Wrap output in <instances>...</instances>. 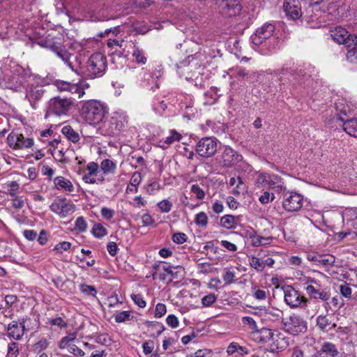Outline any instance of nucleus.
<instances>
[{
  "label": "nucleus",
  "instance_id": "b1692460",
  "mask_svg": "<svg viewBox=\"0 0 357 357\" xmlns=\"http://www.w3.org/2000/svg\"><path fill=\"white\" fill-rule=\"evenodd\" d=\"M316 324L319 329L323 332H328L337 326L331 314L319 315L316 319Z\"/></svg>",
  "mask_w": 357,
  "mask_h": 357
},
{
  "label": "nucleus",
  "instance_id": "e433bc0d",
  "mask_svg": "<svg viewBox=\"0 0 357 357\" xmlns=\"http://www.w3.org/2000/svg\"><path fill=\"white\" fill-rule=\"evenodd\" d=\"M116 168V163L109 159H105L100 163V169L104 174H114Z\"/></svg>",
  "mask_w": 357,
  "mask_h": 357
},
{
  "label": "nucleus",
  "instance_id": "e2e57ef3",
  "mask_svg": "<svg viewBox=\"0 0 357 357\" xmlns=\"http://www.w3.org/2000/svg\"><path fill=\"white\" fill-rule=\"evenodd\" d=\"M235 278V273L229 269H225V273L222 275V279L227 284H231L234 282Z\"/></svg>",
  "mask_w": 357,
  "mask_h": 357
},
{
  "label": "nucleus",
  "instance_id": "8fccbe9b",
  "mask_svg": "<svg viewBox=\"0 0 357 357\" xmlns=\"http://www.w3.org/2000/svg\"><path fill=\"white\" fill-rule=\"evenodd\" d=\"M275 198L273 192L271 193L268 190H264L259 197V201L262 204H267L272 202Z\"/></svg>",
  "mask_w": 357,
  "mask_h": 357
},
{
  "label": "nucleus",
  "instance_id": "9b49d317",
  "mask_svg": "<svg viewBox=\"0 0 357 357\" xmlns=\"http://www.w3.org/2000/svg\"><path fill=\"white\" fill-rule=\"evenodd\" d=\"M218 140L215 137H206L202 138L197 144L195 151L203 158L213 156L217 151Z\"/></svg>",
  "mask_w": 357,
  "mask_h": 357
},
{
  "label": "nucleus",
  "instance_id": "5701e85b",
  "mask_svg": "<svg viewBox=\"0 0 357 357\" xmlns=\"http://www.w3.org/2000/svg\"><path fill=\"white\" fill-rule=\"evenodd\" d=\"M331 35L334 41L339 44H344L346 47L354 38V36L349 34L346 29L341 26L332 30Z\"/></svg>",
  "mask_w": 357,
  "mask_h": 357
},
{
  "label": "nucleus",
  "instance_id": "338daca9",
  "mask_svg": "<svg viewBox=\"0 0 357 357\" xmlns=\"http://www.w3.org/2000/svg\"><path fill=\"white\" fill-rule=\"evenodd\" d=\"M188 239L187 235L182 232H177L173 234L172 241L177 244H183Z\"/></svg>",
  "mask_w": 357,
  "mask_h": 357
},
{
  "label": "nucleus",
  "instance_id": "f8f14e48",
  "mask_svg": "<svg viewBox=\"0 0 357 357\" xmlns=\"http://www.w3.org/2000/svg\"><path fill=\"white\" fill-rule=\"evenodd\" d=\"M51 211L64 218L75 211V205L64 197H57L50 206Z\"/></svg>",
  "mask_w": 357,
  "mask_h": 357
},
{
  "label": "nucleus",
  "instance_id": "ea45409f",
  "mask_svg": "<svg viewBox=\"0 0 357 357\" xmlns=\"http://www.w3.org/2000/svg\"><path fill=\"white\" fill-rule=\"evenodd\" d=\"M227 352L229 355H232L235 352H237L241 355H244L248 354V350L246 347L240 346L236 342H231L228 346L227 349Z\"/></svg>",
  "mask_w": 357,
  "mask_h": 357
},
{
  "label": "nucleus",
  "instance_id": "6ab92c4d",
  "mask_svg": "<svg viewBox=\"0 0 357 357\" xmlns=\"http://www.w3.org/2000/svg\"><path fill=\"white\" fill-rule=\"evenodd\" d=\"M86 169L88 173L84 174L82 180L86 183L93 184L99 182H103L105 178L102 175L100 174V171L98 169V165L94 162H89L87 165Z\"/></svg>",
  "mask_w": 357,
  "mask_h": 357
},
{
  "label": "nucleus",
  "instance_id": "de8ad7c7",
  "mask_svg": "<svg viewBox=\"0 0 357 357\" xmlns=\"http://www.w3.org/2000/svg\"><path fill=\"white\" fill-rule=\"evenodd\" d=\"M91 233L98 238H101L107 235V229L100 223H95L92 227Z\"/></svg>",
  "mask_w": 357,
  "mask_h": 357
},
{
  "label": "nucleus",
  "instance_id": "bb28decb",
  "mask_svg": "<svg viewBox=\"0 0 357 357\" xmlns=\"http://www.w3.org/2000/svg\"><path fill=\"white\" fill-rule=\"evenodd\" d=\"M70 88L68 92L77 94V97L81 98L85 94V89L89 88V84L85 80H82L77 84L71 83Z\"/></svg>",
  "mask_w": 357,
  "mask_h": 357
},
{
  "label": "nucleus",
  "instance_id": "412c9836",
  "mask_svg": "<svg viewBox=\"0 0 357 357\" xmlns=\"http://www.w3.org/2000/svg\"><path fill=\"white\" fill-rule=\"evenodd\" d=\"M283 10L286 15L293 20L300 18L302 15L298 0H284Z\"/></svg>",
  "mask_w": 357,
  "mask_h": 357
},
{
  "label": "nucleus",
  "instance_id": "49530a36",
  "mask_svg": "<svg viewBox=\"0 0 357 357\" xmlns=\"http://www.w3.org/2000/svg\"><path fill=\"white\" fill-rule=\"evenodd\" d=\"M128 74L131 77L133 81L137 82L143 79L142 75L145 74L144 68H129Z\"/></svg>",
  "mask_w": 357,
  "mask_h": 357
},
{
  "label": "nucleus",
  "instance_id": "9d476101",
  "mask_svg": "<svg viewBox=\"0 0 357 357\" xmlns=\"http://www.w3.org/2000/svg\"><path fill=\"white\" fill-rule=\"evenodd\" d=\"M284 301L291 308H302L305 307L308 303L307 299L291 286H287L284 289Z\"/></svg>",
  "mask_w": 357,
  "mask_h": 357
},
{
  "label": "nucleus",
  "instance_id": "7c9ffc66",
  "mask_svg": "<svg viewBox=\"0 0 357 357\" xmlns=\"http://www.w3.org/2000/svg\"><path fill=\"white\" fill-rule=\"evenodd\" d=\"M325 357H335L338 354V351L335 346L330 342L323 344L320 351H319Z\"/></svg>",
  "mask_w": 357,
  "mask_h": 357
},
{
  "label": "nucleus",
  "instance_id": "f257e3e1",
  "mask_svg": "<svg viewBox=\"0 0 357 357\" xmlns=\"http://www.w3.org/2000/svg\"><path fill=\"white\" fill-rule=\"evenodd\" d=\"M107 66L106 57L102 53L96 52L89 58L84 67L78 68V74L88 79L100 77L105 74Z\"/></svg>",
  "mask_w": 357,
  "mask_h": 357
},
{
  "label": "nucleus",
  "instance_id": "20e7f679",
  "mask_svg": "<svg viewBox=\"0 0 357 357\" xmlns=\"http://www.w3.org/2000/svg\"><path fill=\"white\" fill-rule=\"evenodd\" d=\"M255 185L259 188L271 190L278 193L285 190L282 178L276 174L268 173H259L257 174L255 179Z\"/></svg>",
  "mask_w": 357,
  "mask_h": 357
},
{
  "label": "nucleus",
  "instance_id": "cd10ccee",
  "mask_svg": "<svg viewBox=\"0 0 357 357\" xmlns=\"http://www.w3.org/2000/svg\"><path fill=\"white\" fill-rule=\"evenodd\" d=\"M181 135L178 133L175 130H172L170 131V135L167 137L164 140H160L158 142V146L165 149L170 144L175 142H178L181 139Z\"/></svg>",
  "mask_w": 357,
  "mask_h": 357
},
{
  "label": "nucleus",
  "instance_id": "680f3d73",
  "mask_svg": "<svg viewBox=\"0 0 357 357\" xmlns=\"http://www.w3.org/2000/svg\"><path fill=\"white\" fill-rule=\"evenodd\" d=\"M158 206L162 213H169L172 208V204L167 199H163L158 204Z\"/></svg>",
  "mask_w": 357,
  "mask_h": 357
},
{
  "label": "nucleus",
  "instance_id": "f3484780",
  "mask_svg": "<svg viewBox=\"0 0 357 357\" xmlns=\"http://www.w3.org/2000/svg\"><path fill=\"white\" fill-rule=\"evenodd\" d=\"M259 332L264 342H272L277 349L282 348L286 343L283 335L278 331L264 328Z\"/></svg>",
  "mask_w": 357,
  "mask_h": 357
},
{
  "label": "nucleus",
  "instance_id": "13d9d810",
  "mask_svg": "<svg viewBox=\"0 0 357 357\" xmlns=\"http://www.w3.org/2000/svg\"><path fill=\"white\" fill-rule=\"evenodd\" d=\"M18 354V344L15 342L9 343L8 346L7 357H17Z\"/></svg>",
  "mask_w": 357,
  "mask_h": 357
},
{
  "label": "nucleus",
  "instance_id": "864d4df0",
  "mask_svg": "<svg viewBox=\"0 0 357 357\" xmlns=\"http://www.w3.org/2000/svg\"><path fill=\"white\" fill-rule=\"evenodd\" d=\"M340 293L341 295L347 298L351 297L352 290L348 283H344L338 286Z\"/></svg>",
  "mask_w": 357,
  "mask_h": 357
},
{
  "label": "nucleus",
  "instance_id": "c756f323",
  "mask_svg": "<svg viewBox=\"0 0 357 357\" xmlns=\"http://www.w3.org/2000/svg\"><path fill=\"white\" fill-rule=\"evenodd\" d=\"M343 129L350 136L357 137V119H352L344 121Z\"/></svg>",
  "mask_w": 357,
  "mask_h": 357
},
{
  "label": "nucleus",
  "instance_id": "4468645a",
  "mask_svg": "<svg viewBox=\"0 0 357 357\" xmlns=\"http://www.w3.org/2000/svg\"><path fill=\"white\" fill-rule=\"evenodd\" d=\"M219 13L224 17H232L238 15L242 6L238 0H216Z\"/></svg>",
  "mask_w": 357,
  "mask_h": 357
},
{
  "label": "nucleus",
  "instance_id": "4d7b16f0",
  "mask_svg": "<svg viewBox=\"0 0 357 357\" xmlns=\"http://www.w3.org/2000/svg\"><path fill=\"white\" fill-rule=\"evenodd\" d=\"M79 289L83 294L87 296H96L97 294L96 289L91 285L81 284Z\"/></svg>",
  "mask_w": 357,
  "mask_h": 357
},
{
  "label": "nucleus",
  "instance_id": "79ce46f5",
  "mask_svg": "<svg viewBox=\"0 0 357 357\" xmlns=\"http://www.w3.org/2000/svg\"><path fill=\"white\" fill-rule=\"evenodd\" d=\"M248 261L250 267L257 272H262L265 269L262 264L261 257L258 254L257 256L250 257Z\"/></svg>",
  "mask_w": 357,
  "mask_h": 357
},
{
  "label": "nucleus",
  "instance_id": "dca6fc26",
  "mask_svg": "<svg viewBox=\"0 0 357 357\" xmlns=\"http://www.w3.org/2000/svg\"><path fill=\"white\" fill-rule=\"evenodd\" d=\"M303 197L296 192H286L282 202L283 208L287 211H297L303 206Z\"/></svg>",
  "mask_w": 357,
  "mask_h": 357
},
{
  "label": "nucleus",
  "instance_id": "393cba45",
  "mask_svg": "<svg viewBox=\"0 0 357 357\" xmlns=\"http://www.w3.org/2000/svg\"><path fill=\"white\" fill-rule=\"evenodd\" d=\"M45 90L40 86H31L26 93V98L29 101L31 107L36 108V102L41 99L44 94Z\"/></svg>",
  "mask_w": 357,
  "mask_h": 357
},
{
  "label": "nucleus",
  "instance_id": "2eb2a0df",
  "mask_svg": "<svg viewBox=\"0 0 357 357\" xmlns=\"http://www.w3.org/2000/svg\"><path fill=\"white\" fill-rule=\"evenodd\" d=\"M275 31V26L271 23H265L259 27L255 33L251 36V41L253 45L259 46L266 40H268Z\"/></svg>",
  "mask_w": 357,
  "mask_h": 357
},
{
  "label": "nucleus",
  "instance_id": "37998d69",
  "mask_svg": "<svg viewBox=\"0 0 357 357\" xmlns=\"http://www.w3.org/2000/svg\"><path fill=\"white\" fill-rule=\"evenodd\" d=\"M318 257L319 259L317 266H332L335 262V257L331 255H320Z\"/></svg>",
  "mask_w": 357,
  "mask_h": 357
},
{
  "label": "nucleus",
  "instance_id": "f704fd0d",
  "mask_svg": "<svg viewBox=\"0 0 357 357\" xmlns=\"http://www.w3.org/2000/svg\"><path fill=\"white\" fill-rule=\"evenodd\" d=\"M238 218L231 215H225L220 218V225L226 229L236 228Z\"/></svg>",
  "mask_w": 357,
  "mask_h": 357
},
{
  "label": "nucleus",
  "instance_id": "c03bdc74",
  "mask_svg": "<svg viewBox=\"0 0 357 357\" xmlns=\"http://www.w3.org/2000/svg\"><path fill=\"white\" fill-rule=\"evenodd\" d=\"M47 325L58 326L60 328H66L67 322L61 317H56L54 318H47L45 320Z\"/></svg>",
  "mask_w": 357,
  "mask_h": 357
},
{
  "label": "nucleus",
  "instance_id": "603ef678",
  "mask_svg": "<svg viewBox=\"0 0 357 357\" xmlns=\"http://www.w3.org/2000/svg\"><path fill=\"white\" fill-rule=\"evenodd\" d=\"M70 82L60 79H56L53 83L57 90L60 92L68 91L69 89H70Z\"/></svg>",
  "mask_w": 357,
  "mask_h": 357
},
{
  "label": "nucleus",
  "instance_id": "6e6d98bb",
  "mask_svg": "<svg viewBox=\"0 0 357 357\" xmlns=\"http://www.w3.org/2000/svg\"><path fill=\"white\" fill-rule=\"evenodd\" d=\"M258 255L259 257H261V260L264 268H266V266L270 268H272L273 266V264H275V260L273 258L270 257L267 255L263 254L262 251L259 252Z\"/></svg>",
  "mask_w": 357,
  "mask_h": 357
},
{
  "label": "nucleus",
  "instance_id": "6e6552de",
  "mask_svg": "<svg viewBox=\"0 0 357 357\" xmlns=\"http://www.w3.org/2000/svg\"><path fill=\"white\" fill-rule=\"evenodd\" d=\"M126 124V116L122 113L114 112L109 120L105 123V128L108 135L116 136L123 130Z\"/></svg>",
  "mask_w": 357,
  "mask_h": 357
},
{
  "label": "nucleus",
  "instance_id": "09e8293b",
  "mask_svg": "<svg viewBox=\"0 0 357 357\" xmlns=\"http://www.w3.org/2000/svg\"><path fill=\"white\" fill-rule=\"evenodd\" d=\"M88 225L86 219L83 216L78 217L75 222V229L81 233H84L87 230Z\"/></svg>",
  "mask_w": 357,
  "mask_h": 357
},
{
  "label": "nucleus",
  "instance_id": "a18cd8bd",
  "mask_svg": "<svg viewBox=\"0 0 357 357\" xmlns=\"http://www.w3.org/2000/svg\"><path fill=\"white\" fill-rule=\"evenodd\" d=\"M133 318L131 311L117 312L114 315V319L116 323H122L131 320Z\"/></svg>",
  "mask_w": 357,
  "mask_h": 357
},
{
  "label": "nucleus",
  "instance_id": "2f4dec72",
  "mask_svg": "<svg viewBox=\"0 0 357 357\" xmlns=\"http://www.w3.org/2000/svg\"><path fill=\"white\" fill-rule=\"evenodd\" d=\"M38 44L44 48L49 49L52 52L59 44L54 41L51 34H48L45 38H41L38 40Z\"/></svg>",
  "mask_w": 357,
  "mask_h": 357
},
{
  "label": "nucleus",
  "instance_id": "4c0bfd02",
  "mask_svg": "<svg viewBox=\"0 0 357 357\" xmlns=\"http://www.w3.org/2000/svg\"><path fill=\"white\" fill-rule=\"evenodd\" d=\"M77 334L75 333H70L69 335L63 337L60 340L58 346L61 349H70V346H72L73 342L76 339Z\"/></svg>",
  "mask_w": 357,
  "mask_h": 357
},
{
  "label": "nucleus",
  "instance_id": "4be33fe9",
  "mask_svg": "<svg viewBox=\"0 0 357 357\" xmlns=\"http://www.w3.org/2000/svg\"><path fill=\"white\" fill-rule=\"evenodd\" d=\"M70 69L76 73H79L78 68H75L71 61L73 55L65 49L61 44H59L52 51Z\"/></svg>",
  "mask_w": 357,
  "mask_h": 357
},
{
  "label": "nucleus",
  "instance_id": "bf43d9fd",
  "mask_svg": "<svg viewBox=\"0 0 357 357\" xmlns=\"http://www.w3.org/2000/svg\"><path fill=\"white\" fill-rule=\"evenodd\" d=\"M217 296L211 293L202 298V303L204 307H209L215 302Z\"/></svg>",
  "mask_w": 357,
  "mask_h": 357
},
{
  "label": "nucleus",
  "instance_id": "58836bf2",
  "mask_svg": "<svg viewBox=\"0 0 357 357\" xmlns=\"http://www.w3.org/2000/svg\"><path fill=\"white\" fill-rule=\"evenodd\" d=\"M132 56L135 59V61L138 64H145L146 62V57L145 56L144 52L139 49L136 45L133 46V51L132 52Z\"/></svg>",
  "mask_w": 357,
  "mask_h": 357
},
{
  "label": "nucleus",
  "instance_id": "052dcab7",
  "mask_svg": "<svg viewBox=\"0 0 357 357\" xmlns=\"http://www.w3.org/2000/svg\"><path fill=\"white\" fill-rule=\"evenodd\" d=\"M191 192L196 195L197 199H203L205 197V192L197 184H193L190 187Z\"/></svg>",
  "mask_w": 357,
  "mask_h": 357
},
{
  "label": "nucleus",
  "instance_id": "1a4fd4ad",
  "mask_svg": "<svg viewBox=\"0 0 357 357\" xmlns=\"http://www.w3.org/2000/svg\"><path fill=\"white\" fill-rule=\"evenodd\" d=\"M7 143L13 150H22L31 148L34 144L32 137H25L17 132H11L7 137Z\"/></svg>",
  "mask_w": 357,
  "mask_h": 357
},
{
  "label": "nucleus",
  "instance_id": "5fc2aeb1",
  "mask_svg": "<svg viewBox=\"0 0 357 357\" xmlns=\"http://www.w3.org/2000/svg\"><path fill=\"white\" fill-rule=\"evenodd\" d=\"M242 323L245 326H247L248 329L255 331H257V325L256 321L250 317H242Z\"/></svg>",
  "mask_w": 357,
  "mask_h": 357
},
{
  "label": "nucleus",
  "instance_id": "423d86ee",
  "mask_svg": "<svg viewBox=\"0 0 357 357\" xmlns=\"http://www.w3.org/2000/svg\"><path fill=\"white\" fill-rule=\"evenodd\" d=\"M283 330L292 335H298L307 331V324L300 315L292 314L289 317L282 319Z\"/></svg>",
  "mask_w": 357,
  "mask_h": 357
},
{
  "label": "nucleus",
  "instance_id": "3c124183",
  "mask_svg": "<svg viewBox=\"0 0 357 357\" xmlns=\"http://www.w3.org/2000/svg\"><path fill=\"white\" fill-rule=\"evenodd\" d=\"M195 222L197 225L206 227L208 224V216L204 212H199L195 217Z\"/></svg>",
  "mask_w": 357,
  "mask_h": 357
},
{
  "label": "nucleus",
  "instance_id": "39448f33",
  "mask_svg": "<svg viewBox=\"0 0 357 357\" xmlns=\"http://www.w3.org/2000/svg\"><path fill=\"white\" fill-rule=\"evenodd\" d=\"M73 104V100L70 98L54 97L49 100L46 116L51 115L66 116L72 108Z\"/></svg>",
  "mask_w": 357,
  "mask_h": 357
},
{
  "label": "nucleus",
  "instance_id": "ddd939ff",
  "mask_svg": "<svg viewBox=\"0 0 357 357\" xmlns=\"http://www.w3.org/2000/svg\"><path fill=\"white\" fill-rule=\"evenodd\" d=\"M185 62L181 63V66H178V74L180 77H184L188 81H192L195 86L204 87V83L202 77L199 79V75L201 74V70L202 68L199 66L197 71H192L194 66L192 64H185Z\"/></svg>",
  "mask_w": 357,
  "mask_h": 357
},
{
  "label": "nucleus",
  "instance_id": "c85d7f7f",
  "mask_svg": "<svg viewBox=\"0 0 357 357\" xmlns=\"http://www.w3.org/2000/svg\"><path fill=\"white\" fill-rule=\"evenodd\" d=\"M347 59L351 63H357V35H354L352 42L347 45Z\"/></svg>",
  "mask_w": 357,
  "mask_h": 357
},
{
  "label": "nucleus",
  "instance_id": "a211bd4d",
  "mask_svg": "<svg viewBox=\"0 0 357 357\" xmlns=\"http://www.w3.org/2000/svg\"><path fill=\"white\" fill-rule=\"evenodd\" d=\"M28 318H22L20 322L13 321L7 327L8 336L16 340L22 339L25 331V324Z\"/></svg>",
  "mask_w": 357,
  "mask_h": 357
},
{
  "label": "nucleus",
  "instance_id": "69168bd1",
  "mask_svg": "<svg viewBox=\"0 0 357 357\" xmlns=\"http://www.w3.org/2000/svg\"><path fill=\"white\" fill-rule=\"evenodd\" d=\"M167 307L164 303H158L155 309L154 315L156 318H160L166 314Z\"/></svg>",
  "mask_w": 357,
  "mask_h": 357
},
{
  "label": "nucleus",
  "instance_id": "c9c22d12",
  "mask_svg": "<svg viewBox=\"0 0 357 357\" xmlns=\"http://www.w3.org/2000/svg\"><path fill=\"white\" fill-rule=\"evenodd\" d=\"M265 317L273 321L282 320L283 312L279 309L270 308L265 311Z\"/></svg>",
  "mask_w": 357,
  "mask_h": 357
},
{
  "label": "nucleus",
  "instance_id": "0e129e2a",
  "mask_svg": "<svg viewBox=\"0 0 357 357\" xmlns=\"http://www.w3.org/2000/svg\"><path fill=\"white\" fill-rule=\"evenodd\" d=\"M71 248V243L68 241H63L57 243L54 250L59 253H62L63 251H67Z\"/></svg>",
  "mask_w": 357,
  "mask_h": 357
},
{
  "label": "nucleus",
  "instance_id": "7ed1b4c3",
  "mask_svg": "<svg viewBox=\"0 0 357 357\" xmlns=\"http://www.w3.org/2000/svg\"><path fill=\"white\" fill-rule=\"evenodd\" d=\"M1 69L8 76H10L12 86L15 87L22 86L30 75L29 69L22 68L15 61L9 59L5 60Z\"/></svg>",
  "mask_w": 357,
  "mask_h": 357
},
{
  "label": "nucleus",
  "instance_id": "72a5a7b5",
  "mask_svg": "<svg viewBox=\"0 0 357 357\" xmlns=\"http://www.w3.org/2000/svg\"><path fill=\"white\" fill-rule=\"evenodd\" d=\"M252 245L255 247L261 245H269L273 242L272 236L264 237L259 235H253L250 236Z\"/></svg>",
  "mask_w": 357,
  "mask_h": 357
},
{
  "label": "nucleus",
  "instance_id": "a19ab883",
  "mask_svg": "<svg viewBox=\"0 0 357 357\" xmlns=\"http://www.w3.org/2000/svg\"><path fill=\"white\" fill-rule=\"evenodd\" d=\"M3 188L11 197H15L20 189V185L17 181H9L3 184Z\"/></svg>",
  "mask_w": 357,
  "mask_h": 357
},
{
  "label": "nucleus",
  "instance_id": "aec40b11",
  "mask_svg": "<svg viewBox=\"0 0 357 357\" xmlns=\"http://www.w3.org/2000/svg\"><path fill=\"white\" fill-rule=\"evenodd\" d=\"M242 156L236 151L229 147H226L221 155L220 162L225 167H231L240 162Z\"/></svg>",
  "mask_w": 357,
  "mask_h": 357
},
{
  "label": "nucleus",
  "instance_id": "473e14b6",
  "mask_svg": "<svg viewBox=\"0 0 357 357\" xmlns=\"http://www.w3.org/2000/svg\"><path fill=\"white\" fill-rule=\"evenodd\" d=\"M61 132L69 141L73 143L77 142L80 139L79 133L75 131L70 126H63L61 129Z\"/></svg>",
  "mask_w": 357,
  "mask_h": 357
},
{
  "label": "nucleus",
  "instance_id": "774afa93",
  "mask_svg": "<svg viewBox=\"0 0 357 357\" xmlns=\"http://www.w3.org/2000/svg\"><path fill=\"white\" fill-rule=\"evenodd\" d=\"M101 215L107 221L111 220L114 215V211L107 207H102L100 211Z\"/></svg>",
  "mask_w": 357,
  "mask_h": 357
},
{
  "label": "nucleus",
  "instance_id": "f03ea898",
  "mask_svg": "<svg viewBox=\"0 0 357 357\" xmlns=\"http://www.w3.org/2000/svg\"><path fill=\"white\" fill-rule=\"evenodd\" d=\"M107 113V107L95 100L86 102L82 107V115L89 124H97L101 122Z\"/></svg>",
  "mask_w": 357,
  "mask_h": 357
},
{
  "label": "nucleus",
  "instance_id": "0eeeda50",
  "mask_svg": "<svg viewBox=\"0 0 357 357\" xmlns=\"http://www.w3.org/2000/svg\"><path fill=\"white\" fill-rule=\"evenodd\" d=\"M305 289L307 294L314 299H319L325 303V308L328 310V301L331 298L330 290L328 288H324L314 280H311L306 284Z\"/></svg>",
  "mask_w": 357,
  "mask_h": 357
},
{
  "label": "nucleus",
  "instance_id": "a878e982",
  "mask_svg": "<svg viewBox=\"0 0 357 357\" xmlns=\"http://www.w3.org/2000/svg\"><path fill=\"white\" fill-rule=\"evenodd\" d=\"M53 182L58 190L68 193L73 192L75 190V187L72 182L64 176H56L54 178Z\"/></svg>",
  "mask_w": 357,
  "mask_h": 357
}]
</instances>
